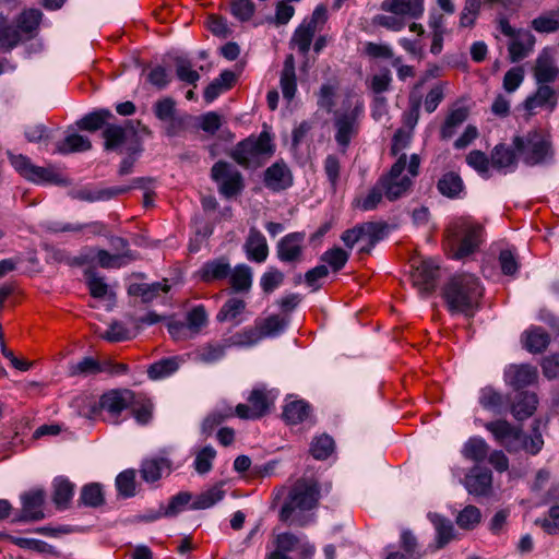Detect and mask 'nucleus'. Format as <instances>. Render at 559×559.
Returning <instances> with one entry per match:
<instances>
[{"label": "nucleus", "instance_id": "nucleus-55", "mask_svg": "<svg viewBox=\"0 0 559 559\" xmlns=\"http://www.w3.org/2000/svg\"><path fill=\"white\" fill-rule=\"evenodd\" d=\"M226 348H228V346L223 338L222 342L204 344L198 349L197 356L202 362L213 364L225 356Z\"/></svg>", "mask_w": 559, "mask_h": 559}, {"label": "nucleus", "instance_id": "nucleus-28", "mask_svg": "<svg viewBox=\"0 0 559 559\" xmlns=\"http://www.w3.org/2000/svg\"><path fill=\"white\" fill-rule=\"evenodd\" d=\"M304 238L302 233H290L284 236L277 243V258L288 263L298 261L302 253Z\"/></svg>", "mask_w": 559, "mask_h": 559}, {"label": "nucleus", "instance_id": "nucleus-56", "mask_svg": "<svg viewBox=\"0 0 559 559\" xmlns=\"http://www.w3.org/2000/svg\"><path fill=\"white\" fill-rule=\"evenodd\" d=\"M323 173L328 179L330 190L335 193L341 177V160L336 154H329L323 160Z\"/></svg>", "mask_w": 559, "mask_h": 559}, {"label": "nucleus", "instance_id": "nucleus-15", "mask_svg": "<svg viewBox=\"0 0 559 559\" xmlns=\"http://www.w3.org/2000/svg\"><path fill=\"white\" fill-rule=\"evenodd\" d=\"M485 428L508 452H516L522 442L523 433L519 427L504 419H498L485 424Z\"/></svg>", "mask_w": 559, "mask_h": 559}, {"label": "nucleus", "instance_id": "nucleus-49", "mask_svg": "<svg viewBox=\"0 0 559 559\" xmlns=\"http://www.w3.org/2000/svg\"><path fill=\"white\" fill-rule=\"evenodd\" d=\"M19 29L9 24L8 17L0 13V48L3 51H11L21 41Z\"/></svg>", "mask_w": 559, "mask_h": 559}, {"label": "nucleus", "instance_id": "nucleus-54", "mask_svg": "<svg viewBox=\"0 0 559 559\" xmlns=\"http://www.w3.org/2000/svg\"><path fill=\"white\" fill-rule=\"evenodd\" d=\"M261 340V333L258 328H245L243 330L236 332L229 337H225L224 342L229 347L233 346H251Z\"/></svg>", "mask_w": 559, "mask_h": 559}, {"label": "nucleus", "instance_id": "nucleus-1", "mask_svg": "<svg viewBox=\"0 0 559 559\" xmlns=\"http://www.w3.org/2000/svg\"><path fill=\"white\" fill-rule=\"evenodd\" d=\"M484 287L480 280L469 273L451 276L443 285L441 296L451 314L473 318L480 307Z\"/></svg>", "mask_w": 559, "mask_h": 559}, {"label": "nucleus", "instance_id": "nucleus-13", "mask_svg": "<svg viewBox=\"0 0 559 559\" xmlns=\"http://www.w3.org/2000/svg\"><path fill=\"white\" fill-rule=\"evenodd\" d=\"M384 226L378 223H362L346 229L341 239L344 245L352 249L357 242L366 240V246L360 248V253L369 254L374 245L382 238Z\"/></svg>", "mask_w": 559, "mask_h": 559}, {"label": "nucleus", "instance_id": "nucleus-12", "mask_svg": "<svg viewBox=\"0 0 559 559\" xmlns=\"http://www.w3.org/2000/svg\"><path fill=\"white\" fill-rule=\"evenodd\" d=\"M211 178L218 183L219 193L227 199L238 195L245 188L241 173L225 160H218L212 166Z\"/></svg>", "mask_w": 559, "mask_h": 559}, {"label": "nucleus", "instance_id": "nucleus-47", "mask_svg": "<svg viewBox=\"0 0 559 559\" xmlns=\"http://www.w3.org/2000/svg\"><path fill=\"white\" fill-rule=\"evenodd\" d=\"M246 301L240 298L227 299L216 314L217 322L235 321V324H239L241 320L238 317L246 310Z\"/></svg>", "mask_w": 559, "mask_h": 559}, {"label": "nucleus", "instance_id": "nucleus-6", "mask_svg": "<svg viewBox=\"0 0 559 559\" xmlns=\"http://www.w3.org/2000/svg\"><path fill=\"white\" fill-rule=\"evenodd\" d=\"M447 238L453 259L461 260L474 253L483 242L484 227L471 216L453 219L447 227Z\"/></svg>", "mask_w": 559, "mask_h": 559}, {"label": "nucleus", "instance_id": "nucleus-22", "mask_svg": "<svg viewBox=\"0 0 559 559\" xmlns=\"http://www.w3.org/2000/svg\"><path fill=\"white\" fill-rule=\"evenodd\" d=\"M263 183L272 191L285 190L293 185L292 173L283 160L275 162L265 169Z\"/></svg>", "mask_w": 559, "mask_h": 559}, {"label": "nucleus", "instance_id": "nucleus-64", "mask_svg": "<svg viewBox=\"0 0 559 559\" xmlns=\"http://www.w3.org/2000/svg\"><path fill=\"white\" fill-rule=\"evenodd\" d=\"M535 524L540 526L545 533L549 535L559 534V506H552L547 515L544 518L537 519Z\"/></svg>", "mask_w": 559, "mask_h": 559}, {"label": "nucleus", "instance_id": "nucleus-58", "mask_svg": "<svg viewBox=\"0 0 559 559\" xmlns=\"http://www.w3.org/2000/svg\"><path fill=\"white\" fill-rule=\"evenodd\" d=\"M225 496V491L214 486L206 491L200 493L190 503L189 509L191 510H203L213 507L216 502L222 500Z\"/></svg>", "mask_w": 559, "mask_h": 559}, {"label": "nucleus", "instance_id": "nucleus-33", "mask_svg": "<svg viewBox=\"0 0 559 559\" xmlns=\"http://www.w3.org/2000/svg\"><path fill=\"white\" fill-rule=\"evenodd\" d=\"M538 397L535 393L520 391L511 407V413L518 420L531 417L537 408Z\"/></svg>", "mask_w": 559, "mask_h": 559}, {"label": "nucleus", "instance_id": "nucleus-52", "mask_svg": "<svg viewBox=\"0 0 559 559\" xmlns=\"http://www.w3.org/2000/svg\"><path fill=\"white\" fill-rule=\"evenodd\" d=\"M179 368L176 357L162 358L147 368V376L152 380H158L170 376Z\"/></svg>", "mask_w": 559, "mask_h": 559}, {"label": "nucleus", "instance_id": "nucleus-32", "mask_svg": "<svg viewBox=\"0 0 559 559\" xmlns=\"http://www.w3.org/2000/svg\"><path fill=\"white\" fill-rule=\"evenodd\" d=\"M170 286L165 283L154 282L147 283H132L128 286L127 293L131 297H140L143 304H148L156 299L160 293H168Z\"/></svg>", "mask_w": 559, "mask_h": 559}, {"label": "nucleus", "instance_id": "nucleus-63", "mask_svg": "<svg viewBox=\"0 0 559 559\" xmlns=\"http://www.w3.org/2000/svg\"><path fill=\"white\" fill-rule=\"evenodd\" d=\"M532 27L538 33H552L559 29V11H551L534 19Z\"/></svg>", "mask_w": 559, "mask_h": 559}, {"label": "nucleus", "instance_id": "nucleus-31", "mask_svg": "<svg viewBox=\"0 0 559 559\" xmlns=\"http://www.w3.org/2000/svg\"><path fill=\"white\" fill-rule=\"evenodd\" d=\"M130 187H110L104 189L82 188L71 192L73 199L85 202L108 201L117 195L127 193Z\"/></svg>", "mask_w": 559, "mask_h": 559}, {"label": "nucleus", "instance_id": "nucleus-51", "mask_svg": "<svg viewBox=\"0 0 559 559\" xmlns=\"http://www.w3.org/2000/svg\"><path fill=\"white\" fill-rule=\"evenodd\" d=\"M91 253L85 260L96 261L103 269H120L128 264V261H121V255L111 254L105 249H92Z\"/></svg>", "mask_w": 559, "mask_h": 559}, {"label": "nucleus", "instance_id": "nucleus-26", "mask_svg": "<svg viewBox=\"0 0 559 559\" xmlns=\"http://www.w3.org/2000/svg\"><path fill=\"white\" fill-rule=\"evenodd\" d=\"M506 381L514 389L522 390L537 380V369L528 364L511 365L506 370Z\"/></svg>", "mask_w": 559, "mask_h": 559}, {"label": "nucleus", "instance_id": "nucleus-4", "mask_svg": "<svg viewBox=\"0 0 559 559\" xmlns=\"http://www.w3.org/2000/svg\"><path fill=\"white\" fill-rule=\"evenodd\" d=\"M365 106L362 99L348 92L338 110L333 111L334 140L342 154H346L352 142L359 135Z\"/></svg>", "mask_w": 559, "mask_h": 559}, {"label": "nucleus", "instance_id": "nucleus-16", "mask_svg": "<svg viewBox=\"0 0 559 559\" xmlns=\"http://www.w3.org/2000/svg\"><path fill=\"white\" fill-rule=\"evenodd\" d=\"M314 39V12L309 15L294 32L290 40V49H297L299 56L305 60L300 68L301 71H306L309 67L308 53L310 51L311 44Z\"/></svg>", "mask_w": 559, "mask_h": 559}, {"label": "nucleus", "instance_id": "nucleus-42", "mask_svg": "<svg viewBox=\"0 0 559 559\" xmlns=\"http://www.w3.org/2000/svg\"><path fill=\"white\" fill-rule=\"evenodd\" d=\"M438 191L449 199H457L464 190L461 176L454 171H448L437 182Z\"/></svg>", "mask_w": 559, "mask_h": 559}, {"label": "nucleus", "instance_id": "nucleus-50", "mask_svg": "<svg viewBox=\"0 0 559 559\" xmlns=\"http://www.w3.org/2000/svg\"><path fill=\"white\" fill-rule=\"evenodd\" d=\"M507 403L506 396L492 386L488 385L480 390L479 404L485 409L499 413Z\"/></svg>", "mask_w": 559, "mask_h": 559}, {"label": "nucleus", "instance_id": "nucleus-17", "mask_svg": "<svg viewBox=\"0 0 559 559\" xmlns=\"http://www.w3.org/2000/svg\"><path fill=\"white\" fill-rule=\"evenodd\" d=\"M230 275V262L225 255L205 261L195 271L194 278L204 284L223 282Z\"/></svg>", "mask_w": 559, "mask_h": 559}, {"label": "nucleus", "instance_id": "nucleus-44", "mask_svg": "<svg viewBox=\"0 0 559 559\" xmlns=\"http://www.w3.org/2000/svg\"><path fill=\"white\" fill-rule=\"evenodd\" d=\"M549 343V334L540 326H534L525 332L524 347L530 353H543Z\"/></svg>", "mask_w": 559, "mask_h": 559}, {"label": "nucleus", "instance_id": "nucleus-24", "mask_svg": "<svg viewBox=\"0 0 559 559\" xmlns=\"http://www.w3.org/2000/svg\"><path fill=\"white\" fill-rule=\"evenodd\" d=\"M381 10L394 15L418 20L423 16L424 0H383Z\"/></svg>", "mask_w": 559, "mask_h": 559}, {"label": "nucleus", "instance_id": "nucleus-38", "mask_svg": "<svg viewBox=\"0 0 559 559\" xmlns=\"http://www.w3.org/2000/svg\"><path fill=\"white\" fill-rule=\"evenodd\" d=\"M227 280L235 293H248L252 285V270L243 263L237 264L234 269L230 266Z\"/></svg>", "mask_w": 559, "mask_h": 559}, {"label": "nucleus", "instance_id": "nucleus-2", "mask_svg": "<svg viewBox=\"0 0 559 559\" xmlns=\"http://www.w3.org/2000/svg\"><path fill=\"white\" fill-rule=\"evenodd\" d=\"M314 509V478L305 475L290 487L278 512V520L288 526L304 527L311 523Z\"/></svg>", "mask_w": 559, "mask_h": 559}, {"label": "nucleus", "instance_id": "nucleus-29", "mask_svg": "<svg viewBox=\"0 0 559 559\" xmlns=\"http://www.w3.org/2000/svg\"><path fill=\"white\" fill-rule=\"evenodd\" d=\"M75 485L64 476H57L52 481L51 500L58 511L68 510L74 496Z\"/></svg>", "mask_w": 559, "mask_h": 559}, {"label": "nucleus", "instance_id": "nucleus-60", "mask_svg": "<svg viewBox=\"0 0 559 559\" xmlns=\"http://www.w3.org/2000/svg\"><path fill=\"white\" fill-rule=\"evenodd\" d=\"M466 164L477 171L485 179L490 177V158L479 150H473L466 155Z\"/></svg>", "mask_w": 559, "mask_h": 559}, {"label": "nucleus", "instance_id": "nucleus-57", "mask_svg": "<svg viewBox=\"0 0 559 559\" xmlns=\"http://www.w3.org/2000/svg\"><path fill=\"white\" fill-rule=\"evenodd\" d=\"M186 323L191 334H199L207 325L209 317L204 305H197L186 314Z\"/></svg>", "mask_w": 559, "mask_h": 559}, {"label": "nucleus", "instance_id": "nucleus-30", "mask_svg": "<svg viewBox=\"0 0 559 559\" xmlns=\"http://www.w3.org/2000/svg\"><path fill=\"white\" fill-rule=\"evenodd\" d=\"M492 168L503 171H513L518 166V152L516 150L506 144L496 145L490 154Z\"/></svg>", "mask_w": 559, "mask_h": 559}, {"label": "nucleus", "instance_id": "nucleus-39", "mask_svg": "<svg viewBox=\"0 0 559 559\" xmlns=\"http://www.w3.org/2000/svg\"><path fill=\"white\" fill-rule=\"evenodd\" d=\"M105 495L103 486L99 483H88L81 488L79 507L100 508L105 504Z\"/></svg>", "mask_w": 559, "mask_h": 559}, {"label": "nucleus", "instance_id": "nucleus-18", "mask_svg": "<svg viewBox=\"0 0 559 559\" xmlns=\"http://www.w3.org/2000/svg\"><path fill=\"white\" fill-rule=\"evenodd\" d=\"M439 278V266L432 260H423L414 267L412 281L421 294L435 292Z\"/></svg>", "mask_w": 559, "mask_h": 559}, {"label": "nucleus", "instance_id": "nucleus-41", "mask_svg": "<svg viewBox=\"0 0 559 559\" xmlns=\"http://www.w3.org/2000/svg\"><path fill=\"white\" fill-rule=\"evenodd\" d=\"M468 118V109L466 107H459L449 110L445 119L440 128V138L441 140L451 139L456 129L466 121Z\"/></svg>", "mask_w": 559, "mask_h": 559}, {"label": "nucleus", "instance_id": "nucleus-27", "mask_svg": "<svg viewBox=\"0 0 559 559\" xmlns=\"http://www.w3.org/2000/svg\"><path fill=\"white\" fill-rule=\"evenodd\" d=\"M533 73L537 84L549 85L557 80L559 68L555 64L554 58L547 49L538 55Z\"/></svg>", "mask_w": 559, "mask_h": 559}, {"label": "nucleus", "instance_id": "nucleus-7", "mask_svg": "<svg viewBox=\"0 0 559 559\" xmlns=\"http://www.w3.org/2000/svg\"><path fill=\"white\" fill-rule=\"evenodd\" d=\"M273 136L267 130H263L258 136L250 135L239 141L230 151V158L245 169H255L263 165L264 157H271L275 153Z\"/></svg>", "mask_w": 559, "mask_h": 559}, {"label": "nucleus", "instance_id": "nucleus-11", "mask_svg": "<svg viewBox=\"0 0 559 559\" xmlns=\"http://www.w3.org/2000/svg\"><path fill=\"white\" fill-rule=\"evenodd\" d=\"M134 399V392L131 390H110L100 395L97 402L90 405V416L96 417L102 411H106L110 417L118 423L121 413L129 409Z\"/></svg>", "mask_w": 559, "mask_h": 559}, {"label": "nucleus", "instance_id": "nucleus-21", "mask_svg": "<svg viewBox=\"0 0 559 559\" xmlns=\"http://www.w3.org/2000/svg\"><path fill=\"white\" fill-rule=\"evenodd\" d=\"M557 106L556 91L547 84H537L536 91L526 97L523 103L524 109L530 114H536L537 109L554 111Z\"/></svg>", "mask_w": 559, "mask_h": 559}, {"label": "nucleus", "instance_id": "nucleus-14", "mask_svg": "<svg viewBox=\"0 0 559 559\" xmlns=\"http://www.w3.org/2000/svg\"><path fill=\"white\" fill-rule=\"evenodd\" d=\"M248 404H238L235 408V414L241 419H260L270 413L273 406V399L269 396L264 388H254L250 392Z\"/></svg>", "mask_w": 559, "mask_h": 559}, {"label": "nucleus", "instance_id": "nucleus-35", "mask_svg": "<svg viewBox=\"0 0 559 559\" xmlns=\"http://www.w3.org/2000/svg\"><path fill=\"white\" fill-rule=\"evenodd\" d=\"M246 248L249 260L257 263H262L266 260L269 253L267 243L259 230L254 228L250 230Z\"/></svg>", "mask_w": 559, "mask_h": 559}, {"label": "nucleus", "instance_id": "nucleus-43", "mask_svg": "<svg viewBox=\"0 0 559 559\" xmlns=\"http://www.w3.org/2000/svg\"><path fill=\"white\" fill-rule=\"evenodd\" d=\"M153 407L151 399L144 394L134 393V399L129 409H131L132 416L138 424L147 425L153 418Z\"/></svg>", "mask_w": 559, "mask_h": 559}, {"label": "nucleus", "instance_id": "nucleus-3", "mask_svg": "<svg viewBox=\"0 0 559 559\" xmlns=\"http://www.w3.org/2000/svg\"><path fill=\"white\" fill-rule=\"evenodd\" d=\"M406 154H402L392 165L388 174L382 175L367 195L357 201V205L364 211L374 210L382 201L383 195L389 201H396L406 195L413 187L409 177L402 176L405 170Z\"/></svg>", "mask_w": 559, "mask_h": 559}, {"label": "nucleus", "instance_id": "nucleus-59", "mask_svg": "<svg viewBox=\"0 0 559 559\" xmlns=\"http://www.w3.org/2000/svg\"><path fill=\"white\" fill-rule=\"evenodd\" d=\"M400 547L413 559H421L426 551H428L427 549L421 550L417 537L409 530L402 531L400 536Z\"/></svg>", "mask_w": 559, "mask_h": 559}, {"label": "nucleus", "instance_id": "nucleus-25", "mask_svg": "<svg viewBox=\"0 0 559 559\" xmlns=\"http://www.w3.org/2000/svg\"><path fill=\"white\" fill-rule=\"evenodd\" d=\"M171 461L167 457L144 459L140 466L141 478L147 484L156 483L164 474L168 476L171 473Z\"/></svg>", "mask_w": 559, "mask_h": 559}, {"label": "nucleus", "instance_id": "nucleus-19", "mask_svg": "<svg viewBox=\"0 0 559 559\" xmlns=\"http://www.w3.org/2000/svg\"><path fill=\"white\" fill-rule=\"evenodd\" d=\"M428 519L433 525L435 540L427 547L429 552H436L447 547L455 538V528L451 520L439 514L428 513Z\"/></svg>", "mask_w": 559, "mask_h": 559}, {"label": "nucleus", "instance_id": "nucleus-45", "mask_svg": "<svg viewBox=\"0 0 559 559\" xmlns=\"http://www.w3.org/2000/svg\"><path fill=\"white\" fill-rule=\"evenodd\" d=\"M489 453V445L480 437H471L463 445L462 455L475 463L484 462Z\"/></svg>", "mask_w": 559, "mask_h": 559}, {"label": "nucleus", "instance_id": "nucleus-23", "mask_svg": "<svg viewBox=\"0 0 559 559\" xmlns=\"http://www.w3.org/2000/svg\"><path fill=\"white\" fill-rule=\"evenodd\" d=\"M465 488L471 495L487 496L491 491L492 474L491 471L478 465L474 466L465 476Z\"/></svg>", "mask_w": 559, "mask_h": 559}, {"label": "nucleus", "instance_id": "nucleus-9", "mask_svg": "<svg viewBox=\"0 0 559 559\" xmlns=\"http://www.w3.org/2000/svg\"><path fill=\"white\" fill-rule=\"evenodd\" d=\"M8 158L15 171L32 183L58 187H68L72 183L71 179L60 173L52 164L46 167L37 166L32 163L28 156L23 154L9 153Z\"/></svg>", "mask_w": 559, "mask_h": 559}, {"label": "nucleus", "instance_id": "nucleus-10", "mask_svg": "<svg viewBox=\"0 0 559 559\" xmlns=\"http://www.w3.org/2000/svg\"><path fill=\"white\" fill-rule=\"evenodd\" d=\"M46 498V490L41 487L23 491L20 495L22 508L13 513L11 523H29L44 520L46 516L44 512Z\"/></svg>", "mask_w": 559, "mask_h": 559}, {"label": "nucleus", "instance_id": "nucleus-40", "mask_svg": "<svg viewBox=\"0 0 559 559\" xmlns=\"http://www.w3.org/2000/svg\"><path fill=\"white\" fill-rule=\"evenodd\" d=\"M0 537L22 549L33 550L38 554H57L53 546L40 539L17 537L8 533H0Z\"/></svg>", "mask_w": 559, "mask_h": 559}, {"label": "nucleus", "instance_id": "nucleus-46", "mask_svg": "<svg viewBox=\"0 0 559 559\" xmlns=\"http://www.w3.org/2000/svg\"><path fill=\"white\" fill-rule=\"evenodd\" d=\"M135 478L136 471L134 468H127L117 475L115 486L119 497L129 499L136 495Z\"/></svg>", "mask_w": 559, "mask_h": 559}, {"label": "nucleus", "instance_id": "nucleus-61", "mask_svg": "<svg viewBox=\"0 0 559 559\" xmlns=\"http://www.w3.org/2000/svg\"><path fill=\"white\" fill-rule=\"evenodd\" d=\"M41 17L43 13L38 9L24 10L17 17L16 29L27 34L33 33L38 28Z\"/></svg>", "mask_w": 559, "mask_h": 559}, {"label": "nucleus", "instance_id": "nucleus-62", "mask_svg": "<svg viewBox=\"0 0 559 559\" xmlns=\"http://www.w3.org/2000/svg\"><path fill=\"white\" fill-rule=\"evenodd\" d=\"M102 372V362L93 357H84L69 368L70 376H91Z\"/></svg>", "mask_w": 559, "mask_h": 559}, {"label": "nucleus", "instance_id": "nucleus-20", "mask_svg": "<svg viewBox=\"0 0 559 559\" xmlns=\"http://www.w3.org/2000/svg\"><path fill=\"white\" fill-rule=\"evenodd\" d=\"M123 145H126L127 156L120 162L118 170L120 176H126L132 173L134 163L144 151L143 139L138 134V131L134 128V122H130L129 124V132Z\"/></svg>", "mask_w": 559, "mask_h": 559}, {"label": "nucleus", "instance_id": "nucleus-48", "mask_svg": "<svg viewBox=\"0 0 559 559\" xmlns=\"http://www.w3.org/2000/svg\"><path fill=\"white\" fill-rule=\"evenodd\" d=\"M340 83L337 81H331L322 84L319 91L318 105L326 112L332 114L336 108V98L338 96Z\"/></svg>", "mask_w": 559, "mask_h": 559}, {"label": "nucleus", "instance_id": "nucleus-34", "mask_svg": "<svg viewBox=\"0 0 559 559\" xmlns=\"http://www.w3.org/2000/svg\"><path fill=\"white\" fill-rule=\"evenodd\" d=\"M92 148L88 138L79 133L68 134L63 140L56 143L55 154L68 155L71 153L87 152Z\"/></svg>", "mask_w": 559, "mask_h": 559}, {"label": "nucleus", "instance_id": "nucleus-5", "mask_svg": "<svg viewBox=\"0 0 559 559\" xmlns=\"http://www.w3.org/2000/svg\"><path fill=\"white\" fill-rule=\"evenodd\" d=\"M115 119L114 114L107 108L95 109L81 119L75 124L79 130L91 133L102 130L104 139V150L108 152H121V146L127 140L129 124L132 120H127L124 126L109 122Z\"/></svg>", "mask_w": 559, "mask_h": 559}, {"label": "nucleus", "instance_id": "nucleus-37", "mask_svg": "<svg viewBox=\"0 0 559 559\" xmlns=\"http://www.w3.org/2000/svg\"><path fill=\"white\" fill-rule=\"evenodd\" d=\"M310 404L302 400L287 401L283 407L282 418L287 425L302 423L310 413Z\"/></svg>", "mask_w": 559, "mask_h": 559}, {"label": "nucleus", "instance_id": "nucleus-53", "mask_svg": "<svg viewBox=\"0 0 559 559\" xmlns=\"http://www.w3.org/2000/svg\"><path fill=\"white\" fill-rule=\"evenodd\" d=\"M535 44V37L526 32L524 39H514L509 45V55L512 62H519L526 58L532 51Z\"/></svg>", "mask_w": 559, "mask_h": 559}, {"label": "nucleus", "instance_id": "nucleus-8", "mask_svg": "<svg viewBox=\"0 0 559 559\" xmlns=\"http://www.w3.org/2000/svg\"><path fill=\"white\" fill-rule=\"evenodd\" d=\"M512 144L527 166L545 164L554 157L550 135L542 129L531 130L524 135H515Z\"/></svg>", "mask_w": 559, "mask_h": 559}, {"label": "nucleus", "instance_id": "nucleus-36", "mask_svg": "<svg viewBox=\"0 0 559 559\" xmlns=\"http://www.w3.org/2000/svg\"><path fill=\"white\" fill-rule=\"evenodd\" d=\"M280 83L284 98L287 100L293 99L297 90V79L295 73V58L292 53L285 57Z\"/></svg>", "mask_w": 559, "mask_h": 559}]
</instances>
